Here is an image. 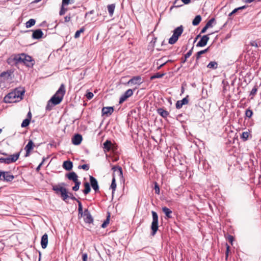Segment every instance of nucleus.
I'll return each mask as SVG.
<instances>
[{"label": "nucleus", "mask_w": 261, "mask_h": 261, "mask_svg": "<svg viewBox=\"0 0 261 261\" xmlns=\"http://www.w3.org/2000/svg\"><path fill=\"white\" fill-rule=\"evenodd\" d=\"M65 93V88L64 84H62L59 89L48 101L46 106V110H50L54 106L59 104L62 100Z\"/></svg>", "instance_id": "nucleus-1"}, {"label": "nucleus", "mask_w": 261, "mask_h": 261, "mask_svg": "<svg viewBox=\"0 0 261 261\" xmlns=\"http://www.w3.org/2000/svg\"><path fill=\"white\" fill-rule=\"evenodd\" d=\"M24 93V90L23 88H16L4 97V102L6 103H14L19 101L22 99Z\"/></svg>", "instance_id": "nucleus-2"}, {"label": "nucleus", "mask_w": 261, "mask_h": 261, "mask_svg": "<svg viewBox=\"0 0 261 261\" xmlns=\"http://www.w3.org/2000/svg\"><path fill=\"white\" fill-rule=\"evenodd\" d=\"M14 60L16 63H23L28 66L33 65L32 57L24 54L15 56L14 58Z\"/></svg>", "instance_id": "nucleus-3"}, {"label": "nucleus", "mask_w": 261, "mask_h": 261, "mask_svg": "<svg viewBox=\"0 0 261 261\" xmlns=\"http://www.w3.org/2000/svg\"><path fill=\"white\" fill-rule=\"evenodd\" d=\"M184 31V28L182 25H180L176 28L173 31L172 36L169 39V43L170 44H174L178 40L179 37L181 35Z\"/></svg>", "instance_id": "nucleus-4"}, {"label": "nucleus", "mask_w": 261, "mask_h": 261, "mask_svg": "<svg viewBox=\"0 0 261 261\" xmlns=\"http://www.w3.org/2000/svg\"><path fill=\"white\" fill-rule=\"evenodd\" d=\"M152 222L151 223V229L152 235L154 236L158 229V216L156 212L152 211Z\"/></svg>", "instance_id": "nucleus-5"}, {"label": "nucleus", "mask_w": 261, "mask_h": 261, "mask_svg": "<svg viewBox=\"0 0 261 261\" xmlns=\"http://www.w3.org/2000/svg\"><path fill=\"white\" fill-rule=\"evenodd\" d=\"M19 156V153L9 155L7 158H0V162L6 164H10L16 162Z\"/></svg>", "instance_id": "nucleus-6"}, {"label": "nucleus", "mask_w": 261, "mask_h": 261, "mask_svg": "<svg viewBox=\"0 0 261 261\" xmlns=\"http://www.w3.org/2000/svg\"><path fill=\"white\" fill-rule=\"evenodd\" d=\"M14 178L13 175L10 174L9 172L0 171V180L6 181H11Z\"/></svg>", "instance_id": "nucleus-7"}, {"label": "nucleus", "mask_w": 261, "mask_h": 261, "mask_svg": "<svg viewBox=\"0 0 261 261\" xmlns=\"http://www.w3.org/2000/svg\"><path fill=\"white\" fill-rule=\"evenodd\" d=\"M133 94V91L132 89H128L120 97L119 99V103L120 104L125 101L128 98L132 96Z\"/></svg>", "instance_id": "nucleus-8"}, {"label": "nucleus", "mask_w": 261, "mask_h": 261, "mask_svg": "<svg viewBox=\"0 0 261 261\" xmlns=\"http://www.w3.org/2000/svg\"><path fill=\"white\" fill-rule=\"evenodd\" d=\"M142 81L141 77L140 76H134L129 80L126 84L127 85H140L142 83Z\"/></svg>", "instance_id": "nucleus-9"}, {"label": "nucleus", "mask_w": 261, "mask_h": 261, "mask_svg": "<svg viewBox=\"0 0 261 261\" xmlns=\"http://www.w3.org/2000/svg\"><path fill=\"white\" fill-rule=\"evenodd\" d=\"M34 146V143L32 140H30L27 145L25 146L24 149L26 151L25 156L30 155V153Z\"/></svg>", "instance_id": "nucleus-10"}, {"label": "nucleus", "mask_w": 261, "mask_h": 261, "mask_svg": "<svg viewBox=\"0 0 261 261\" xmlns=\"http://www.w3.org/2000/svg\"><path fill=\"white\" fill-rule=\"evenodd\" d=\"M209 39L208 35L203 36L198 42L197 46L200 47L204 46L207 44Z\"/></svg>", "instance_id": "nucleus-11"}, {"label": "nucleus", "mask_w": 261, "mask_h": 261, "mask_svg": "<svg viewBox=\"0 0 261 261\" xmlns=\"http://www.w3.org/2000/svg\"><path fill=\"white\" fill-rule=\"evenodd\" d=\"M83 140L82 135L80 134L75 135L72 138V142L75 145H80Z\"/></svg>", "instance_id": "nucleus-12"}, {"label": "nucleus", "mask_w": 261, "mask_h": 261, "mask_svg": "<svg viewBox=\"0 0 261 261\" xmlns=\"http://www.w3.org/2000/svg\"><path fill=\"white\" fill-rule=\"evenodd\" d=\"M90 181L91 183V185L93 189V190L97 192L99 189V186L98 185V182L96 178H95L94 177L90 176Z\"/></svg>", "instance_id": "nucleus-13"}, {"label": "nucleus", "mask_w": 261, "mask_h": 261, "mask_svg": "<svg viewBox=\"0 0 261 261\" xmlns=\"http://www.w3.org/2000/svg\"><path fill=\"white\" fill-rule=\"evenodd\" d=\"M114 112V109L112 107H104L102 109V114L103 115H111Z\"/></svg>", "instance_id": "nucleus-14"}, {"label": "nucleus", "mask_w": 261, "mask_h": 261, "mask_svg": "<svg viewBox=\"0 0 261 261\" xmlns=\"http://www.w3.org/2000/svg\"><path fill=\"white\" fill-rule=\"evenodd\" d=\"M188 102L189 100L188 99V96H187L186 97L184 98L182 100H178L176 102V108L179 109L182 107V106L188 104Z\"/></svg>", "instance_id": "nucleus-15"}, {"label": "nucleus", "mask_w": 261, "mask_h": 261, "mask_svg": "<svg viewBox=\"0 0 261 261\" xmlns=\"http://www.w3.org/2000/svg\"><path fill=\"white\" fill-rule=\"evenodd\" d=\"M48 244V236L46 233L43 234L41 240V245L43 249H45Z\"/></svg>", "instance_id": "nucleus-16"}, {"label": "nucleus", "mask_w": 261, "mask_h": 261, "mask_svg": "<svg viewBox=\"0 0 261 261\" xmlns=\"http://www.w3.org/2000/svg\"><path fill=\"white\" fill-rule=\"evenodd\" d=\"M43 33L40 29L35 30L33 34L32 37L34 39H40L42 37Z\"/></svg>", "instance_id": "nucleus-17"}, {"label": "nucleus", "mask_w": 261, "mask_h": 261, "mask_svg": "<svg viewBox=\"0 0 261 261\" xmlns=\"http://www.w3.org/2000/svg\"><path fill=\"white\" fill-rule=\"evenodd\" d=\"M61 195L63 200L65 201L68 198H69L70 196L67 189L65 188L61 190Z\"/></svg>", "instance_id": "nucleus-18"}, {"label": "nucleus", "mask_w": 261, "mask_h": 261, "mask_svg": "<svg viewBox=\"0 0 261 261\" xmlns=\"http://www.w3.org/2000/svg\"><path fill=\"white\" fill-rule=\"evenodd\" d=\"M67 176L68 177V178L69 179V180H73L74 182H76L77 181H79L78 180V177H77V175H76V174L74 172H70L68 174H67Z\"/></svg>", "instance_id": "nucleus-19"}, {"label": "nucleus", "mask_w": 261, "mask_h": 261, "mask_svg": "<svg viewBox=\"0 0 261 261\" xmlns=\"http://www.w3.org/2000/svg\"><path fill=\"white\" fill-rule=\"evenodd\" d=\"M73 165L72 163L69 161H66L64 162L63 164V167L67 171L71 170L72 168Z\"/></svg>", "instance_id": "nucleus-20"}, {"label": "nucleus", "mask_w": 261, "mask_h": 261, "mask_svg": "<svg viewBox=\"0 0 261 261\" xmlns=\"http://www.w3.org/2000/svg\"><path fill=\"white\" fill-rule=\"evenodd\" d=\"M162 211L168 218H171L172 211L167 207H163Z\"/></svg>", "instance_id": "nucleus-21"}, {"label": "nucleus", "mask_w": 261, "mask_h": 261, "mask_svg": "<svg viewBox=\"0 0 261 261\" xmlns=\"http://www.w3.org/2000/svg\"><path fill=\"white\" fill-rule=\"evenodd\" d=\"M111 144V141L109 140H107L103 143V148L105 149V151H108L110 150Z\"/></svg>", "instance_id": "nucleus-22"}, {"label": "nucleus", "mask_w": 261, "mask_h": 261, "mask_svg": "<svg viewBox=\"0 0 261 261\" xmlns=\"http://www.w3.org/2000/svg\"><path fill=\"white\" fill-rule=\"evenodd\" d=\"M115 8V6L114 4H111L108 6V10L111 16H112L113 15Z\"/></svg>", "instance_id": "nucleus-23"}, {"label": "nucleus", "mask_w": 261, "mask_h": 261, "mask_svg": "<svg viewBox=\"0 0 261 261\" xmlns=\"http://www.w3.org/2000/svg\"><path fill=\"white\" fill-rule=\"evenodd\" d=\"M201 20V17L200 15H197L192 21L193 25H197Z\"/></svg>", "instance_id": "nucleus-24"}, {"label": "nucleus", "mask_w": 261, "mask_h": 261, "mask_svg": "<svg viewBox=\"0 0 261 261\" xmlns=\"http://www.w3.org/2000/svg\"><path fill=\"white\" fill-rule=\"evenodd\" d=\"M158 112L161 116H162L164 118L166 117L169 114L167 111L162 109H159L158 110Z\"/></svg>", "instance_id": "nucleus-25"}, {"label": "nucleus", "mask_w": 261, "mask_h": 261, "mask_svg": "<svg viewBox=\"0 0 261 261\" xmlns=\"http://www.w3.org/2000/svg\"><path fill=\"white\" fill-rule=\"evenodd\" d=\"M218 64L215 61H212L209 63V64L207 65V67L211 69H215L217 68Z\"/></svg>", "instance_id": "nucleus-26"}, {"label": "nucleus", "mask_w": 261, "mask_h": 261, "mask_svg": "<svg viewBox=\"0 0 261 261\" xmlns=\"http://www.w3.org/2000/svg\"><path fill=\"white\" fill-rule=\"evenodd\" d=\"M258 90V87L257 85H255L250 93V95L251 96V99H253L254 96L256 94Z\"/></svg>", "instance_id": "nucleus-27"}, {"label": "nucleus", "mask_w": 261, "mask_h": 261, "mask_svg": "<svg viewBox=\"0 0 261 261\" xmlns=\"http://www.w3.org/2000/svg\"><path fill=\"white\" fill-rule=\"evenodd\" d=\"M10 77V74L8 72H4L0 75V81L4 80H8Z\"/></svg>", "instance_id": "nucleus-28"}, {"label": "nucleus", "mask_w": 261, "mask_h": 261, "mask_svg": "<svg viewBox=\"0 0 261 261\" xmlns=\"http://www.w3.org/2000/svg\"><path fill=\"white\" fill-rule=\"evenodd\" d=\"M110 188L112 189V193L113 194L116 188V184L114 175H113Z\"/></svg>", "instance_id": "nucleus-29"}, {"label": "nucleus", "mask_w": 261, "mask_h": 261, "mask_svg": "<svg viewBox=\"0 0 261 261\" xmlns=\"http://www.w3.org/2000/svg\"><path fill=\"white\" fill-rule=\"evenodd\" d=\"M84 187H85V189L84 190V193L85 195H87V194H88L90 192V191L91 190L90 187L89 183H88V182H86L84 184Z\"/></svg>", "instance_id": "nucleus-30"}, {"label": "nucleus", "mask_w": 261, "mask_h": 261, "mask_svg": "<svg viewBox=\"0 0 261 261\" xmlns=\"http://www.w3.org/2000/svg\"><path fill=\"white\" fill-rule=\"evenodd\" d=\"M35 20L34 19H30L29 21H28L25 24H26V28H29L33 25H34L35 23Z\"/></svg>", "instance_id": "nucleus-31"}, {"label": "nucleus", "mask_w": 261, "mask_h": 261, "mask_svg": "<svg viewBox=\"0 0 261 261\" xmlns=\"http://www.w3.org/2000/svg\"><path fill=\"white\" fill-rule=\"evenodd\" d=\"M30 122V119H28V118L25 119L22 121L21 126L22 127H27V126L29 125Z\"/></svg>", "instance_id": "nucleus-32"}, {"label": "nucleus", "mask_w": 261, "mask_h": 261, "mask_svg": "<svg viewBox=\"0 0 261 261\" xmlns=\"http://www.w3.org/2000/svg\"><path fill=\"white\" fill-rule=\"evenodd\" d=\"M164 75V73H156L154 75L151 76L150 77V79L153 80L156 78H161V77H162Z\"/></svg>", "instance_id": "nucleus-33"}, {"label": "nucleus", "mask_w": 261, "mask_h": 261, "mask_svg": "<svg viewBox=\"0 0 261 261\" xmlns=\"http://www.w3.org/2000/svg\"><path fill=\"white\" fill-rule=\"evenodd\" d=\"M84 31H85V29L84 28H82L80 30L77 31L75 33L74 38H79L80 36L81 33L84 32Z\"/></svg>", "instance_id": "nucleus-34"}, {"label": "nucleus", "mask_w": 261, "mask_h": 261, "mask_svg": "<svg viewBox=\"0 0 261 261\" xmlns=\"http://www.w3.org/2000/svg\"><path fill=\"white\" fill-rule=\"evenodd\" d=\"M63 188H64V187H62L55 186L53 187V189L54 191H55L56 192V193L58 194L59 193L61 192V190Z\"/></svg>", "instance_id": "nucleus-35"}, {"label": "nucleus", "mask_w": 261, "mask_h": 261, "mask_svg": "<svg viewBox=\"0 0 261 261\" xmlns=\"http://www.w3.org/2000/svg\"><path fill=\"white\" fill-rule=\"evenodd\" d=\"M208 49V48H206L205 49H204V50H202L198 51L197 53V59H198L200 58V56L201 55L206 53Z\"/></svg>", "instance_id": "nucleus-36"}, {"label": "nucleus", "mask_w": 261, "mask_h": 261, "mask_svg": "<svg viewBox=\"0 0 261 261\" xmlns=\"http://www.w3.org/2000/svg\"><path fill=\"white\" fill-rule=\"evenodd\" d=\"M80 184L81 182L80 181L75 182V186L72 187V190L75 191H77L79 189Z\"/></svg>", "instance_id": "nucleus-37"}, {"label": "nucleus", "mask_w": 261, "mask_h": 261, "mask_svg": "<svg viewBox=\"0 0 261 261\" xmlns=\"http://www.w3.org/2000/svg\"><path fill=\"white\" fill-rule=\"evenodd\" d=\"M252 114H253V112L252 110H251L250 109L246 110V112H245V115L246 117H247L248 118H251V116H252Z\"/></svg>", "instance_id": "nucleus-38"}, {"label": "nucleus", "mask_w": 261, "mask_h": 261, "mask_svg": "<svg viewBox=\"0 0 261 261\" xmlns=\"http://www.w3.org/2000/svg\"><path fill=\"white\" fill-rule=\"evenodd\" d=\"M214 21H215V19L214 18H212L206 23L205 25L208 28H211V27H213V23H214Z\"/></svg>", "instance_id": "nucleus-39"}, {"label": "nucleus", "mask_w": 261, "mask_h": 261, "mask_svg": "<svg viewBox=\"0 0 261 261\" xmlns=\"http://www.w3.org/2000/svg\"><path fill=\"white\" fill-rule=\"evenodd\" d=\"M114 174H117V175L120 177H123V173L122 168L120 167L118 168L116 172H114Z\"/></svg>", "instance_id": "nucleus-40"}, {"label": "nucleus", "mask_w": 261, "mask_h": 261, "mask_svg": "<svg viewBox=\"0 0 261 261\" xmlns=\"http://www.w3.org/2000/svg\"><path fill=\"white\" fill-rule=\"evenodd\" d=\"M246 8V6H242V7H240L239 8H236L235 9H234L230 14H229V16H231V15L233 14L234 13H235L236 12H237L238 11V10H242V9H243L244 8Z\"/></svg>", "instance_id": "nucleus-41"}, {"label": "nucleus", "mask_w": 261, "mask_h": 261, "mask_svg": "<svg viewBox=\"0 0 261 261\" xmlns=\"http://www.w3.org/2000/svg\"><path fill=\"white\" fill-rule=\"evenodd\" d=\"M249 137V133L247 132H243L242 135V138L246 140Z\"/></svg>", "instance_id": "nucleus-42"}, {"label": "nucleus", "mask_w": 261, "mask_h": 261, "mask_svg": "<svg viewBox=\"0 0 261 261\" xmlns=\"http://www.w3.org/2000/svg\"><path fill=\"white\" fill-rule=\"evenodd\" d=\"M79 168H82L85 170L87 171L89 170V167L88 165H87V164H84L83 165L79 166Z\"/></svg>", "instance_id": "nucleus-43"}, {"label": "nucleus", "mask_w": 261, "mask_h": 261, "mask_svg": "<svg viewBox=\"0 0 261 261\" xmlns=\"http://www.w3.org/2000/svg\"><path fill=\"white\" fill-rule=\"evenodd\" d=\"M181 0H175L174 5L175 7H178L182 6V4H181Z\"/></svg>", "instance_id": "nucleus-44"}, {"label": "nucleus", "mask_w": 261, "mask_h": 261, "mask_svg": "<svg viewBox=\"0 0 261 261\" xmlns=\"http://www.w3.org/2000/svg\"><path fill=\"white\" fill-rule=\"evenodd\" d=\"M77 202H78V210H79V213L82 214V212H83V208H82V203L79 200H77Z\"/></svg>", "instance_id": "nucleus-45"}, {"label": "nucleus", "mask_w": 261, "mask_h": 261, "mask_svg": "<svg viewBox=\"0 0 261 261\" xmlns=\"http://www.w3.org/2000/svg\"><path fill=\"white\" fill-rule=\"evenodd\" d=\"M93 96V94L90 92H89L86 94V97L88 99H91Z\"/></svg>", "instance_id": "nucleus-46"}, {"label": "nucleus", "mask_w": 261, "mask_h": 261, "mask_svg": "<svg viewBox=\"0 0 261 261\" xmlns=\"http://www.w3.org/2000/svg\"><path fill=\"white\" fill-rule=\"evenodd\" d=\"M109 219L108 218L102 224L101 227L102 228H105L107 226V225L109 224Z\"/></svg>", "instance_id": "nucleus-47"}, {"label": "nucleus", "mask_w": 261, "mask_h": 261, "mask_svg": "<svg viewBox=\"0 0 261 261\" xmlns=\"http://www.w3.org/2000/svg\"><path fill=\"white\" fill-rule=\"evenodd\" d=\"M70 0H62V6H67L69 5Z\"/></svg>", "instance_id": "nucleus-48"}, {"label": "nucleus", "mask_w": 261, "mask_h": 261, "mask_svg": "<svg viewBox=\"0 0 261 261\" xmlns=\"http://www.w3.org/2000/svg\"><path fill=\"white\" fill-rule=\"evenodd\" d=\"M154 190H155V192L156 194H159L160 193V188H159V186L157 185V184H155V185Z\"/></svg>", "instance_id": "nucleus-49"}, {"label": "nucleus", "mask_w": 261, "mask_h": 261, "mask_svg": "<svg viewBox=\"0 0 261 261\" xmlns=\"http://www.w3.org/2000/svg\"><path fill=\"white\" fill-rule=\"evenodd\" d=\"M227 240L231 244H232V242L233 241V237L232 236H228L227 237Z\"/></svg>", "instance_id": "nucleus-50"}, {"label": "nucleus", "mask_w": 261, "mask_h": 261, "mask_svg": "<svg viewBox=\"0 0 261 261\" xmlns=\"http://www.w3.org/2000/svg\"><path fill=\"white\" fill-rule=\"evenodd\" d=\"M192 50L191 49L185 55L186 59L189 58L191 56V55H192Z\"/></svg>", "instance_id": "nucleus-51"}, {"label": "nucleus", "mask_w": 261, "mask_h": 261, "mask_svg": "<svg viewBox=\"0 0 261 261\" xmlns=\"http://www.w3.org/2000/svg\"><path fill=\"white\" fill-rule=\"evenodd\" d=\"M63 7H64V6H62V8H61V10H60V15H62L64 14H65V12H66V9H65L63 8Z\"/></svg>", "instance_id": "nucleus-52"}, {"label": "nucleus", "mask_w": 261, "mask_h": 261, "mask_svg": "<svg viewBox=\"0 0 261 261\" xmlns=\"http://www.w3.org/2000/svg\"><path fill=\"white\" fill-rule=\"evenodd\" d=\"M87 258H88V256L86 253L83 254V255H82L83 261H87Z\"/></svg>", "instance_id": "nucleus-53"}, {"label": "nucleus", "mask_w": 261, "mask_h": 261, "mask_svg": "<svg viewBox=\"0 0 261 261\" xmlns=\"http://www.w3.org/2000/svg\"><path fill=\"white\" fill-rule=\"evenodd\" d=\"M250 45L252 46L257 47L258 46L257 43L256 41H253L250 42Z\"/></svg>", "instance_id": "nucleus-54"}, {"label": "nucleus", "mask_w": 261, "mask_h": 261, "mask_svg": "<svg viewBox=\"0 0 261 261\" xmlns=\"http://www.w3.org/2000/svg\"><path fill=\"white\" fill-rule=\"evenodd\" d=\"M120 168V167L115 166L112 167V170H113L114 172H116L118 168Z\"/></svg>", "instance_id": "nucleus-55"}, {"label": "nucleus", "mask_w": 261, "mask_h": 261, "mask_svg": "<svg viewBox=\"0 0 261 261\" xmlns=\"http://www.w3.org/2000/svg\"><path fill=\"white\" fill-rule=\"evenodd\" d=\"M44 161V159H43L42 162L38 165V166L36 168V170L37 171H39L40 169V167L42 165V164H43V162Z\"/></svg>", "instance_id": "nucleus-56"}, {"label": "nucleus", "mask_w": 261, "mask_h": 261, "mask_svg": "<svg viewBox=\"0 0 261 261\" xmlns=\"http://www.w3.org/2000/svg\"><path fill=\"white\" fill-rule=\"evenodd\" d=\"M65 22H69L70 20V17L69 16H66L64 18Z\"/></svg>", "instance_id": "nucleus-57"}, {"label": "nucleus", "mask_w": 261, "mask_h": 261, "mask_svg": "<svg viewBox=\"0 0 261 261\" xmlns=\"http://www.w3.org/2000/svg\"><path fill=\"white\" fill-rule=\"evenodd\" d=\"M226 246H227V249H226V258H227V257H228V252H229V246L226 244Z\"/></svg>", "instance_id": "nucleus-58"}, {"label": "nucleus", "mask_w": 261, "mask_h": 261, "mask_svg": "<svg viewBox=\"0 0 261 261\" xmlns=\"http://www.w3.org/2000/svg\"><path fill=\"white\" fill-rule=\"evenodd\" d=\"M207 29L208 28L206 25H205V27L201 31V33H204Z\"/></svg>", "instance_id": "nucleus-59"}, {"label": "nucleus", "mask_w": 261, "mask_h": 261, "mask_svg": "<svg viewBox=\"0 0 261 261\" xmlns=\"http://www.w3.org/2000/svg\"><path fill=\"white\" fill-rule=\"evenodd\" d=\"M182 3L185 4H188L190 3L191 0H181Z\"/></svg>", "instance_id": "nucleus-60"}, {"label": "nucleus", "mask_w": 261, "mask_h": 261, "mask_svg": "<svg viewBox=\"0 0 261 261\" xmlns=\"http://www.w3.org/2000/svg\"><path fill=\"white\" fill-rule=\"evenodd\" d=\"M87 219H88V222H89V223L92 222V220H93L92 218V217H91V216L90 215L87 216Z\"/></svg>", "instance_id": "nucleus-61"}, {"label": "nucleus", "mask_w": 261, "mask_h": 261, "mask_svg": "<svg viewBox=\"0 0 261 261\" xmlns=\"http://www.w3.org/2000/svg\"><path fill=\"white\" fill-rule=\"evenodd\" d=\"M167 62H168V61H166V62H164L163 63L161 64L160 65V66L157 68V69H161V68L162 67H163L164 65H165V64H166V63Z\"/></svg>", "instance_id": "nucleus-62"}, {"label": "nucleus", "mask_w": 261, "mask_h": 261, "mask_svg": "<svg viewBox=\"0 0 261 261\" xmlns=\"http://www.w3.org/2000/svg\"><path fill=\"white\" fill-rule=\"evenodd\" d=\"M69 195L70 196L69 197H70L71 199H74V200H76V198L74 197L73 196V195H72V194L71 193H69Z\"/></svg>", "instance_id": "nucleus-63"}, {"label": "nucleus", "mask_w": 261, "mask_h": 261, "mask_svg": "<svg viewBox=\"0 0 261 261\" xmlns=\"http://www.w3.org/2000/svg\"><path fill=\"white\" fill-rule=\"evenodd\" d=\"M162 59H161L160 60H158V62H157V64L158 65H160L162 63H163L162 62Z\"/></svg>", "instance_id": "nucleus-64"}]
</instances>
